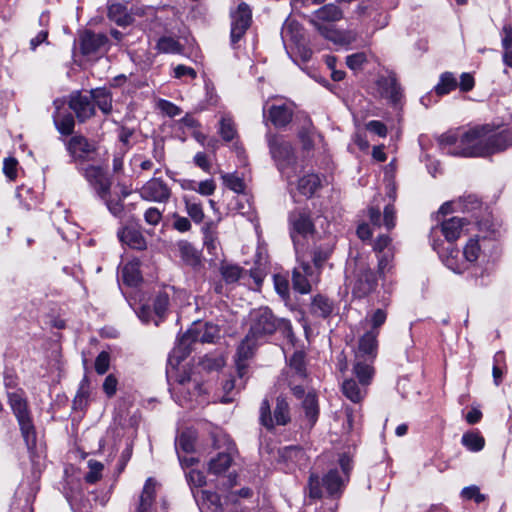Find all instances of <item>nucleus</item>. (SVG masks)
<instances>
[{"label": "nucleus", "mask_w": 512, "mask_h": 512, "mask_svg": "<svg viewBox=\"0 0 512 512\" xmlns=\"http://www.w3.org/2000/svg\"><path fill=\"white\" fill-rule=\"evenodd\" d=\"M219 270L226 284L236 283L245 276V271L236 264L222 263Z\"/></svg>", "instance_id": "nucleus-40"}, {"label": "nucleus", "mask_w": 512, "mask_h": 512, "mask_svg": "<svg viewBox=\"0 0 512 512\" xmlns=\"http://www.w3.org/2000/svg\"><path fill=\"white\" fill-rule=\"evenodd\" d=\"M156 48L160 53L178 54L182 52L181 44L176 39L167 36L158 40Z\"/></svg>", "instance_id": "nucleus-47"}, {"label": "nucleus", "mask_w": 512, "mask_h": 512, "mask_svg": "<svg viewBox=\"0 0 512 512\" xmlns=\"http://www.w3.org/2000/svg\"><path fill=\"white\" fill-rule=\"evenodd\" d=\"M173 390L183 397V401H180L181 405H183V402L193 400L198 402V397L202 394V386L190 377L180 378Z\"/></svg>", "instance_id": "nucleus-22"}, {"label": "nucleus", "mask_w": 512, "mask_h": 512, "mask_svg": "<svg viewBox=\"0 0 512 512\" xmlns=\"http://www.w3.org/2000/svg\"><path fill=\"white\" fill-rule=\"evenodd\" d=\"M89 472L85 476V480L88 483H95L101 478V472L103 470V464L98 461L90 460L88 462Z\"/></svg>", "instance_id": "nucleus-51"}, {"label": "nucleus", "mask_w": 512, "mask_h": 512, "mask_svg": "<svg viewBox=\"0 0 512 512\" xmlns=\"http://www.w3.org/2000/svg\"><path fill=\"white\" fill-rule=\"evenodd\" d=\"M462 148L450 150L463 157L487 156L512 146V126L498 130L491 125L475 126L461 137Z\"/></svg>", "instance_id": "nucleus-2"}, {"label": "nucleus", "mask_w": 512, "mask_h": 512, "mask_svg": "<svg viewBox=\"0 0 512 512\" xmlns=\"http://www.w3.org/2000/svg\"><path fill=\"white\" fill-rule=\"evenodd\" d=\"M333 250L332 240L325 244L315 246L312 251V260L317 269L329 258Z\"/></svg>", "instance_id": "nucleus-43"}, {"label": "nucleus", "mask_w": 512, "mask_h": 512, "mask_svg": "<svg viewBox=\"0 0 512 512\" xmlns=\"http://www.w3.org/2000/svg\"><path fill=\"white\" fill-rule=\"evenodd\" d=\"M177 249L182 261L193 267L197 268L202 265L201 252L190 242L182 240L177 243Z\"/></svg>", "instance_id": "nucleus-26"}, {"label": "nucleus", "mask_w": 512, "mask_h": 512, "mask_svg": "<svg viewBox=\"0 0 512 512\" xmlns=\"http://www.w3.org/2000/svg\"><path fill=\"white\" fill-rule=\"evenodd\" d=\"M117 385V378L113 374H109L103 382V391L108 397H112L117 391Z\"/></svg>", "instance_id": "nucleus-63"}, {"label": "nucleus", "mask_w": 512, "mask_h": 512, "mask_svg": "<svg viewBox=\"0 0 512 512\" xmlns=\"http://www.w3.org/2000/svg\"><path fill=\"white\" fill-rule=\"evenodd\" d=\"M461 496L468 500L473 499L476 503H481L486 500V495L480 493L479 488L475 485L463 488Z\"/></svg>", "instance_id": "nucleus-52"}, {"label": "nucleus", "mask_w": 512, "mask_h": 512, "mask_svg": "<svg viewBox=\"0 0 512 512\" xmlns=\"http://www.w3.org/2000/svg\"><path fill=\"white\" fill-rule=\"evenodd\" d=\"M461 443L472 452H479L484 448L485 439L478 432L464 433Z\"/></svg>", "instance_id": "nucleus-42"}, {"label": "nucleus", "mask_w": 512, "mask_h": 512, "mask_svg": "<svg viewBox=\"0 0 512 512\" xmlns=\"http://www.w3.org/2000/svg\"><path fill=\"white\" fill-rule=\"evenodd\" d=\"M290 421L289 404L283 397H278L276 407L271 415L270 404L264 399L260 406V422L267 429L274 428L275 425H286Z\"/></svg>", "instance_id": "nucleus-10"}, {"label": "nucleus", "mask_w": 512, "mask_h": 512, "mask_svg": "<svg viewBox=\"0 0 512 512\" xmlns=\"http://www.w3.org/2000/svg\"><path fill=\"white\" fill-rule=\"evenodd\" d=\"M107 42V37L103 34L86 32L81 38V52L84 55L97 53Z\"/></svg>", "instance_id": "nucleus-28"}, {"label": "nucleus", "mask_w": 512, "mask_h": 512, "mask_svg": "<svg viewBox=\"0 0 512 512\" xmlns=\"http://www.w3.org/2000/svg\"><path fill=\"white\" fill-rule=\"evenodd\" d=\"M215 190L216 184L212 179H207L197 183L196 192L203 196H210L214 194Z\"/></svg>", "instance_id": "nucleus-60"}, {"label": "nucleus", "mask_w": 512, "mask_h": 512, "mask_svg": "<svg viewBox=\"0 0 512 512\" xmlns=\"http://www.w3.org/2000/svg\"><path fill=\"white\" fill-rule=\"evenodd\" d=\"M158 483L153 478H148L139 496L135 512H155L154 503Z\"/></svg>", "instance_id": "nucleus-19"}, {"label": "nucleus", "mask_w": 512, "mask_h": 512, "mask_svg": "<svg viewBox=\"0 0 512 512\" xmlns=\"http://www.w3.org/2000/svg\"><path fill=\"white\" fill-rule=\"evenodd\" d=\"M54 105L57 108V112L54 114L53 118L58 131L63 135L71 134L75 126L73 116L70 113L62 115L59 112V100H55Z\"/></svg>", "instance_id": "nucleus-35"}, {"label": "nucleus", "mask_w": 512, "mask_h": 512, "mask_svg": "<svg viewBox=\"0 0 512 512\" xmlns=\"http://www.w3.org/2000/svg\"><path fill=\"white\" fill-rule=\"evenodd\" d=\"M457 87V80L450 72L441 74L439 83L435 86L437 95L442 96L448 94Z\"/></svg>", "instance_id": "nucleus-45"}, {"label": "nucleus", "mask_w": 512, "mask_h": 512, "mask_svg": "<svg viewBox=\"0 0 512 512\" xmlns=\"http://www.w3.org/2000/svg\"><path fill=\"white\" fill-rule=\"evenodd\" d=\"M83 176L101 199L109 196L112 182L100 166L90 165L83 168Z\"/></svg>", "instance_id": "nucleus-12"}, {"label": "nucleus", "mask_w": 512, "mask_h": 512, "mask_svg": "<svg viewBox=\"0 0 512 512\" xmlns=\"http://www.w3.org/2000/svg\"><path fill=\"white\" fill-rule=\"evenodd\" d=\"M9 402L17 418L27 448L32 450L36 445V432L27 408V402L18 393L9 394Z\"/></svg>", "instance_id": "nucleus-9"}, {"label": "nucleus", "mask_w": 512, "mask_h": 512, "mask_svg": "<svg viewBox=\"0 0 512 512\" xmlns=\"http://www.w3.org/2000/svg\"><path fill=\"white\" fill-rule=\"evenodd\" d=\"M158 107L162 112H164L169 117H175L180 115L181 113V109L178 106L167 100H160L158 103Z\"/></svg>", "instance_id": "nucleus-61"}, {"label": "nucleus", "mask_w": 512, "mask_h": 512, "mask_svg": "<svg viewBox=\"0 0 512 512\" xmlns=\"http://www.w3.org/2000/svg\"><path fill=\"white\" fill-rule=\"evenodd\" d=\"M110 365V355L106 351H102L95 360V370L98 374L103 375L107 372Z\"/></svg>", "instance_id": "nucleus-56"}, {"label": "nucleus", "mask_w": 512, "mask_h": 512, "mask_svg": "<svg viewBox=\"0 0 512 512\" xmlns=\"http://www.w3.org/2000/svg\"><path fill=\"white\" fill-rule=\"evenodd\" d=\"M465 132L466 131H448L442 134L438 138L439 146L448 154L459 156L458 154L452 153L450 150H460L462 148L461 137Z\"/></svg>", "instance_id": "nucleus-31"}, {"label": "nucleus", "mask_w": 512, "mask_h": 512, "mask_svg": "<svg viewBox=\"0 0 512 512\" xmlns=\"http://www.w3.org/2000/svg\"><path fill=\"white\" fill-rule=\"evenodd\" d=\"M445 265L455 273H462L468 267L466 261H458L452 253L446 257Z\"/></svg>", "instance_id": "nucleus-58"}, {"label": "nucleus", "mask_w": 512, "mask_h": 512, "mask_svg": "<svg viewBox=\"0 0 512 512\" xmlns=\"http://www.w3.org/2000/svg\"><path fill=\"white\" fill-rule=\"evenodd\" d=\"M493 245V241L486 237H475L468 240L464 249L463 257L466 263H474L485 253L488 247Z\"/></svg>", "instance_id": "nucleus-21"}, {"label": "nucleus", "mask_w": 512, "mask_h": 512, "mask_svg": "<svg viewBox=\"0 0 512 512\" xmlns=\"http://www.w3.org/2000/svg\"><path fill=\"white\" fill-rule=\"evenodd\" d=\"M321 186V180L317 174L309 173L298 180L297 189L305 197H312Z\"/></svg>", "instance_id": "nucleus-32"}, {"label": "nucleus", "mask_w": 512, "mask_h": 512, "mask_svg": "<svg viewBox=\"0 0 512 512\" xmlns=\"http://www.w3.org/2000/svg\"><path fill=\"white\" fill-rule=\"evenodd\" d=\"M194 447L193 435L191 432H183L176 439V448H181L185 452H191Z\"/></svg>", "instance_id": "nucleus-54"}, {"label": "nucleus", "mask_w": 512, "mask_h": 512, "mask_svg": "<svg viewBox=\"0 0 512 512\" xmlns=\"http://www.w3.org/2000/svg\"><path fill=\"white\" fill-rule=\"evenodd\" d=\"M231 463L232 457L229 452H219L215 457L210 459L208 470L212 474L220 475L228 470Z\"/></svg>", "instance_id": "nucleus-36"}, {"label": "nucleus", "mask_w": 512, "mask_h": 512, "mask_svg": "<svg viewBox=\"0 0 512 512\" xmlns=\"http://www.w3.org/2000/svg\"><path fill=\"white\" fill-rule=\"evenodd\" d=\"M259 340L260 339L258 337H255L254 335H251L250 332H248L246 337L238 346L235 363L236 373H238L240 378H243L247 375V360L253 356L259 344Z\"/></svg>", "instance_id": "nucleus-14"}, {"label": "nucleus", "mask_w": 512, "mask_h": 512, "mask_svg": "<svg viewBox=\"0 0 512 512\" xmlns=\"http://www.w3.org/2000/svg\"><path fill=\"white\" fill-rule=\"evenodd\" d=\"M108 17L119 26H127L133 20L132 16L127 12L126 6L119 3L109 6Z\"/></svg>", "instance_id": "nucleus-37"}, {"label": "nucleus", "mask_w": 512, "mask_h": 512, "mask_svg": "<svg viewBox=\"0 0 512 512\" xmlns=\"http://www.w3.org/2000/svg\"><path fill=\"white\" fill-rule=\"evenodd\" d=\"M290 236L298 258L307 255L310 239H315V229L309 215L303 210H294L289 215Z\"/></svg>", "instance_id": "nucleus-5"}, {"label": "nucleus", "mask_w": 512, "mask_h": 512, "mask_svg": "<svg viewBox=\"0 0 512 512\" xmlns=\"http://www.w3.org/2000/svg\"><path fill=\"white\" fill-rule=\"evenodd\" d=\"M123 280L130 286H136L141 281V275L138 267V263L129 262L122 270Z\"/></svg>", "instance_id": "nucleus-46"}, {"label": "nucleus", "mask_w": 512, "mask_h": 512, "mask_svg": "<svg viewBox=\"0 0 512 512\" xmlns=\"http://www.w3.org/2000/svg\"><path fill=\"white\" fill-rule=\"evenodd\" d=\"M383 224L387 230H392L396 225V212L392 205H387L384 209Z\"/></svg>", "instance_id": "nucleus-59"}, {"label": "nucleus", "mask_w": 512, "mask_h": 512, "mask_svg": "<svg viewBox=\"0 0 512 512\" xmlns=\"http://www.w3.org/2000/svg\"><path fill=\"white\" fill-rule=\"evenodd\" d=\"M185 209L188 216L196 223L199 224L204 220V211L201 203L196 202L193 198L185 196L183 198Z\"/></svg>", "instance_id": "nucleus-44"}, {"label": "nucleus", "mask_w": 512, "mask_h": 512, "mask_svg": "<svg viewBox=\"0 0 512 512\" xmlns=\"http://www.w3.org/2000/svg\"><path fill=\"white\" fill-rule=\"evenodd\" d=\"M119 239L122 243L137 250L146 248V241L141 232L132 227H125L118 232Z\"/></svg>", "instance_id": "nucleus-29"}, {"label": "nucleus", "mask_w": 512, "mask_h": 512, "mask_svg": "<svg viewBox=\"0 0 512 512\" xmlns=\"http://www.w3.org/2000/svg\"><path fill=\"white\" fill-rule=\"evenodd\" d=\"M245 377L246 376L240 378L237 374L236 376H231L224 380L221 385L222 395L219 397V401L221 403L233 402L240 390L245 387L247 380Z\"/></svg>", "instance_id": "nucleus-24"}, {"label": "nucleus", "mask_w": 512, "mask_h": 512, "mask_svg": "<svg viewBox=\"0 0 512 512\" xmlns=\"http://www.w3.org/2000/svg\"><path fill=\"white\" fill-rule=\"evenodd\" d=\"M203 234V246L211 256L210 262L214 263L222 255V247L218 236L217 225L210 221L201 228Z\"/></svg>", "instance_id": "nucleus-17"}, {"label": "nucleus", "mask_w": 512, "mask_h": 512, "mask_svg": "<svg viewBox=\"0 0 512 512\" xmlns=\"http://www.w3.org/2000/svg\"><path fill=\"white\" fill-rule=\"evenodd\" d=\"M169 304V296L167 293H159L154 300V313L158 317H163Z\"/></svg>", "instance_id": "nucleus-53"}, {"label": "nucleus", "mask_w": 512, "mask_h": 512, "mask_svg": "<svg viewBox=\"0 0 512 512\" xmlns=\"http://www.w3.org/2000/svg\"><path fill=\"white\" fill-rule=\"evenodd\" d=\"M251 335L262 339L273 334L277 329L291 331L290 322L285 319L276 318L268 307L254 309L249 315Z\"/></svg>", "instance_id": "nucleus-8"}, {"label": "nucleus", "mask_w": 512, "mask_h": 512, "mask_svg": "<svg viewBox=\"0 0 512 512\" xmlns=\"http://www.w3.org/2000/svg\"><path fill=\"white\" fill-rule=\"evenodd\" d=\"M69 107L75 112L80 122H84L95 113V107L90 96L79 92L73 93L70 96Z\"/></svg>", "instance_id": "nucleus-18"}, {"label": "nucleus", "mask_w": 512, "mask_h": 512, "mask_svg": "<svg viewBox=\"0 0 512 512\" xmlns=\"http://www.w3.org/2000/svg\"><path fill=\"white\" fill-rule=\"evenodd\" d=\"M387 320V311L383 308L368 311L362 323L369 328L367 331H375L379 335V328Z\"/></svg>", "instance_id": "nucleus-34"}, {"label": "nucleus", "mask_w": 512, "mask_h": 512, "mask_svg": "<svg viewBox=\"0 0 512 512\" xmlns=\"http://www.w3.org/2000/svg\"><path fill=\"white\" fill-rule=\"evenodd\" d=\"M394 254L395 248L377 254L378 270L380 274H385L386 272H389L391 270Z\"/></svg>", "instance_id": "nucleus-50"}, {"label": "nucleus", "mask_w": 512, "mask_h": 512, "mask_svg": "<svg viewBox=\"0 0 512 512\" xmlns=\"http://www.w3.org/2000/svg\"><path fill=\"white\" fill-rule=\"evenodd\" d=\"M378 334L375 331H366L359 340L358 350L355 353L353 372L362 386L369 385L374 375L372 366L377 355Z\"/></svg>", "instance_id": "nucleus-3"}, {"label": "nucleus", "mask_w": 512, "mask_h": 512, "mask_svg": "<svg viewBox=\"0 0 512 512\" xmlns=\"http://www.w3.org/2000/svg\"><path fill=\"white\" fill-rule=\"evenodd\" d=\"M310 311L316 317L326 318L332 313L333 305L328 298L317 295L312 300Z\"/></svg>", "instance_id": "nucleus-38"}, {"label": "nucleus", "mask_w": 512, "mask_h": 512, "mask_svg": "<svg viewBox=\"0 0 512 512\" xmlns=\"http://www.w3.org/2000/svg\"><path fill=\"white\" fill-rule=\"evenodd\" d=\"M392 239L388 235H379L373 244V250L376 254L385 252L389 249H393Z\"/></svg>", "instance_id": "nucleus-55"}, {"label": "nucleus", "mask_w": 512, "mask_h": 512, "mask_svg": "<svg viewBox=\"0 0 512 512\" xmlns=\"http://www.w3.org/2000/svg\"><path fill=\"white\" fill-rule=\"evenodd\" d=\"M139 194L143 200L166 203L171 197V190L161 178L154 177L139 189Z\"/></svg>", "instance_id": "nucleus-13"}, {"label": "nucleus", "mask_w": 512, "mask_h": 512, "mask_svg": "<svg viewBox=\"0 0 512 512\" xmlns=\"http://www.w3.org/2000/svg\"><path fill=\"white\" fill-rule=\"evenodd\" d=\"M222 180L227 188L236 193H242L245 190L243 180L234 173L222 174Z\"/></svg>", "instance_id": "nucleus-49"}, {"label": "nucleus", "mask_w": 512, "mask_h": 512, "mask_svg": "<svg viewBox=\"0 0 512 512\" xmlns=\"http://www.w3.org/2000/svg\"><path fill=\"white\" fill-rule=\"evenodd\" d=\"M269 120L276 127H284L291 122L293 116L292 103L273 104L268 109Z\"/></svg>", "instance_id": "nucleus-25"}, {"label": "nucleus", "mask_w": 512, "mask_h": 512, "mask_svg": "<svg viewBox=\"0 0 512 512\" xmlns=\"http://www.w3.org/2000/svg\"><path fill=\"white\" fill-rule=\"evenodd\" d=\"M366 60V54L364 52H358L347 56L346 64L350 69L357 70L362 67Z\"/></svg>", "instance_id": "nucleus-57"}, {"label": "nucleus", "mask_w": 512, "mask_h": 512, "mask_svg": "<svg viewBox=\"0 0 512 512\" xmlns=\"http://www.w3.org/2000/svg\"><path fill=\"white\" fill-rule=\"evenodd\" d=\"M281 37L285 45L287 42L299 45L303 39V30L301 25L293 19H286L282 26Z\"/></svg>", "instance_id": "nucleus-30"}, {"label": "nucleus", "mask_w": 512, "mask_h": 512, "mask_svg": "<svg viewBox=\"0 0 512 512\" xmlns=\"http://www.w3.org/2000/svg\"><path fill=\"white\" fill-rule=\"evenodd\" d=\"M219 134L222 139L229 142L236 136V128L232 119L228 116H223L219 122Z\"/></svg>", "instance_id": "nucleus-48"}, {"label": "nucleus", "mask_w": 512, "mask_h": 512, "mask_svg": "<svg viewBox=\"0 0 512 512\" xmlns=\"http://www.w3.org/2000/svg\"><path fill=\"white\" fill-rule=\"evenodd\" d=\"M342 392L354 403L360 402L365 395V390L362 389L354 379H346L343 382Z\"/></svg>", "instance_id": "nucleus-41"}, {"label": "nucleus", "mask_w": 512, "mask_h": 512, "mask_svg": "<svg viewBox=\"0 0 512 512\" xmlns=\"http://www.w3.org/2000/svg\"><path fill=\"white\" fill-rule=\"evenodd\" d=\"M70 154L77 160H87L95 152V145L83 136H74L68 142Z\"/></svg>", "instance_id": "nucleus-23"}, {"label": "nucleus", "mask_w": 512, "mask_h": 512, "mask_svg": "<svg viewBox=\"0 0 512 512\" xmlns=\"http://www.w3.org/2000/svg\"><path fill=\"white\" fill-rule=\"evenodd\" d=\"M144 219L147 224L155 226L161 221L162 212L158 208L150 207L144 213Z\"/></svg>", "instance_id": "nucleus-64"}, {"label": "nucleus", "mask_w": 512, "mask_h": 512, "mask_svg": "<svg viewBox=\"0 0 512 512\" xmlns=\"http://www.w3.org/2000/svg\"><path fill=\"white\" fill-rule=\"evenodd\" d=\"M324 485L330 495L341 493L348 479L340 477L338 470H330L323 479Z\"/></svg>", "instance_id": "nucleus-39"}, {"label": "nucleus", "mask_w": 512, "mask_h": 512, "mask_svg": "<svg viewBox=\"0 0 512 512\" xmlns=\"http://www.w3.org/2000/svg\"><path fill=\"white\" fill-rule=\"evenodd\" d=\"M354 278L353 293L357 297L366 296L371 293L377 285L375 274L364 261L356 263Z\"/></svg>", "instance_id": "nucleus-11"}, {"label": "nucleus", "mask_w": 512, "mask_h": 512, "mask_svg": "<svg viewBox=\"0 0 512 512\" xmlns=\"http://www.w3.org/2000/svg\"><path fill=\"white\" fill-rule=\"evenodd\" d=\"M466 221L463 218L452 217L442 221L440 231L448 242L456 241L463 233Z\"/></svg>", "instance_id": "nucleus-27"}, {"label": "nucleus", "mask_w": 512, "mask_h": 512, "mask_svg": "<svg viewBox=\"0 0 512 512\" xmlns=\"http://www.w3.org/2000/svg\"><path fill=\"white\" fill-rule=\"evenodd\" d=\"M231 18V42L234 45L242 38L250 26L251 10L247 4L241 3L237 10L231 14Z\"/></svg>", "instance_id": "nucleus-16"}, {"label": "nucleus", "mask_w": 512, "mask_h": 512, "mask_svg": "<svg viewBox=\"0 0 512 512\" xmlns=\"http://www.w3.org/2000/svg\"><path fill=\"white\" fill-rule=\"evenodd\" d=\"M218 336V329L213 324L195 323L187 330L177 341L169 357L171 364H179L192 349V344L196 342L212 343Z\"/></svg>", "instance_id": "nucleus-4"}, {"label": "nucleus", "mask_w": 512, "mask_h": 512, "mask_svg": "<svg viewBox=\"0 0 512 512\" xmlns=\"http://www.w3.org/2000/svg\"><path fill=\"white\" fill-rule=\"evenodd\" d=\"M267 142L272 158L276 161L278 169L289 183L296 174L297 163L293 148L281 136L267 134Z\"/></svg>", "instance_id": "nucleus-7"}, {"label": "nucleus", "mask_w": 512, "mask_h": 512, "mask_svg": "<svg viewBox=\"0 0 512 512\" xmlns=\"http://www.w3.org/2000/svg\"><path fill=\"white\" fill-rule=\"evenodd\" d=\"M305 258L306 256L297 257L300 266L295 268L292 274L293 287L302 294L310 292L311 282L317 280V275H314L312 267L306 262Z\"/></svg>", "instance_id": "nucleus-15"}, {"label": "nucleus", "mask_w": 512, "mask_h": 512, "mask_svg": "<svg viewBox=\"0 0 512 512\" xmlns=\"http://www.w3.org/2000/svg\"><path fill=\"white\" fill-rule=\"evenodd\" d=\"M377 88L382 97L393 102H397L401 96V87L393 72L380 76L377 80Z\"/></svg>", "instance_id": "nucleus-20"}, {"label": "nucleus", "mask_w": 512, "mask_h": 512, "mask_svg": "<svg viewBox=\"0 0 512 512\" xmlns=\"http://www.w3.org/2000/svg\"><path fill=\"white\" fill-rule=\"evenodd\" d=\"M89 96L93 104H96L104 114L112 111V95L106 88L93 89Z\"/></svg>", "instance_id": "nucleus-33"}, {"label": "nucleus", "mask_w": 512, "mask_h": 512, "mask_svg": "<svg viewBox=\"0 0 512 512\" xmlns=\"http://www.w3.org/2000/svg\"><path fill=\"white\" fill-rule=\"evenodd\" d=\"M305 354L302 351H296L289 359L288 366L284 369L279 383L287 385L293 395L299 399L304 397L301 416V426L310 430L317 422L319 416V407L317 396L314 391H307L308 379L304 362Z\"/></svg>", "instance_id": "nucleus-1"}, {"label": "nucleus", "mask_w": 512, "mask_h": 512, "mask_svg": "<svg viewBox=\"0 0 512 512\" xmlns=\"http://www.w3.org/2000/svg\"><path fill=\"white\" fill-rule=\"evenodd\" d=\"M343 17L342 10L334 4H326L309 16V22L325 38L339 44L345 43L344 37L333 30V23Z\"/></svg>", "instance_id": "nucleus-6"}, {"label": "nucleus", "mask_w": 512, "mask_h": 512, "mask_svg": "<svg viewBox=\"0 0 512 512\" xmlns=\"http://www.w3.org/2000/svg\"><path fill=\"white\" fill-rule=\"evenodd\" d=\"M173 75L175 78L178 79H182L184 77L195 79L197 73L192 67H188L185 65H177L173 70Z\"/></svg>", "instance_id": "nucleus-62"}]
</instances>
